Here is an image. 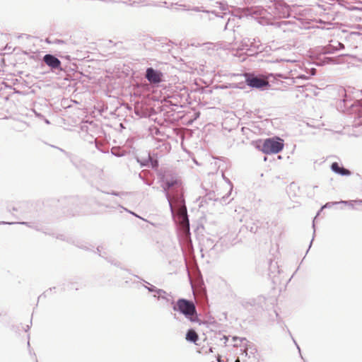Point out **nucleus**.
I'll list each match as a JSON object with an SVG mask.
<instances>
[{
	"label": "nucleus",
	"instance_id": "f257e3e1",
	"mask_svg": "<svg viewBox=\"0 0 362 362\" xmlns=\"http://www.w3.org/2000/svg\"><path fill=\"white\" fill-rule=\"evenodd\" d=\"M161 187L173 217L176 214L183 224H189L184 198V187L181 179L178 177H164Z\"/></svg>",
	"mask_w": 362,
	"mask_h": 362
},
{
	"label": "nucleus",
	"instance_id": "f03ea898",
	"mask_svg": "<svg viewBox=\"0 0 362 362\" xmlns=\"http://www.w3.org/2000/svg\"><path fill=\"white\" fill-rule=\"evenodd\" d=\"M245 78V82L247 85L251 88H257V89H266L270 86L268 79L271 77L281 78H288V76H284L282 74H268L267 78H264L262 76H257L251 73H245L244 74Z\"/></svg>",
	"mask_w": 362,
	"mask_h": 362
},
{
	"label": "nucleus",
	"instance_id": "7ed1b4c3",
	"mask_svg": "<svg viewBox=\"0 0 362 362\" xmlns=\"http://www.w3.org/2000/svg\"><path fill=\"white\" fill-rule=\"evenodd\" d=\"M174 311L179 312L192 322L198 321L197 309L194 303L185 298H180L173 306Z\"/></svg>",
	"mask_w": 362,
	"mask_h": 362
},
{
	"label": "nucleus",
	"instance_id": "20e7f679",
	"mask_svg": "<svg viewBox=\"0 0 362 362\" xmlns=\"http://www.w3.org/2000/svg\"><path fill=\"white\" fill-rule=\"evenodd\" d=\"M284 145V141L279 137L269 138L264 141L261 151L265 154L278 153Z\"/></svg>",
	"mask_w": 362,
	"mask_h": 362
},
{
	"label": "nucleus",
	"instance_id": "39448f33",
	"mask_svg": "<svg viewBox=\"0 0 362 362\" xmlns=\"http://www.w3.org/2000/svg\"><path fill=\"white\" fill-rule=\"evenodd\" d=\"M145 78L152 85H157L163 81V74L152 67H148L146 70Z\"/></svg>",
	"mask_w": 362,
	"mask_h": 362
},
{
	"label": "nucleus",
	"instance_id": "423d86ee",
	"mask_svg": "<svg viewBox=\"0 0 362 362\" xmlns=\"http://www.w3.org/2000/svg\"><path fill=\"white\" fill-rule=\"evenodd\" d=\"M218 5V7L219 8V10L221 12H218L216 10H212V11H206V10H201L199 7H194L193 8L195 11H202L203 13H206V15H209V13L214 14L217 17L223 18V15H226V13H229V8L228 6L223 2H216V3Z\"/></svg>",
	"mask_w": 362,
	"mask_h": 362
},
{
	"label": "nucleus",
	"instance_id": "0eeeda50",
	"mask_svg": "<svg viewBox=\"0 0 362 362\" xmlns=\"http://www.w3.org/2000/svg\"><path fill=\"white\" fill-rule=\"evenodd\" d=\"M43 62L49 66L52 69H60L62 62L61 61L54 55L51 54H47L43 57Z\"/></svg>",
	"mask_w": 362,
	"mask_h": 362
},
{
	"label": "nucleus",
	"instance_id": "6e6552de",
	"mask_svg": "<svg viewBox=\"0 0 362 362\" xmlns=\"http://www.w3.org/2000/svg\"><path fill=\"white\" fill-rule=\"evenodd\" d=\"M153 297L156 298L158 300H162L165 304H170L173 306L175 301L173 297L170 293H167L163 289L158 291L157 295H153Z\"/></svg>",
	"mask_w": 362,
	"mask_h": 362
},
{
	"label": "nucleus",
	"instance_id": "1a4fd4ad",
	"mask_svg": "<svg viewBox=\"0 0 362 362\" xmlns=\"http://www.w3.org/2000/svg\"><path fill=\"white\" fill-rule=\"evenodd\" d=\"M330 168L334 173L342 176H349L351 174V172L349 170L340 166L337 162L332 163Z\"/></svg>",
	"mask_w": 362,
	"mask_h": 362
},
{
	"label": "nucleus",
	"instance_id": "9d476101",
	"mask_svg": "<svg viewBox=\"0 0 362 362\" xmlns=\"http://www.w3.org/2000/svg\"><path fill=\"white\" fill-rule=\"evenodd\" d=\"M185 338L187 341L192 343H197L199 340V336L193 329L187 330Z\"/></svg>",
	"mask_w": 362,
	"mask_h": 362
},
{
	"label": "nucleus",
	"instance_id": "9b49d317",
	"mask_svg": "<svg viewBox=\"0 0 362 362\" xmlns=\"http://www.w3.org/2000/svg\"><path fill=\"white\" fill-rule=\"evenodd\" d=\"M148 163H151V166L152 167V168H156L158 166V161L156 159L152 158L150 155H148V158L147 160L141 163V165L147 166L148 165Z\"/></svg>",
	"mask_w": 362,
	"mask_h": 362
},
{
	"label": "nucleus",
	"instance_id": "f8f14e48",
	"mask_svg": "<svg viewBox=\"0 0 362 362\" xmlns=\"http://www.w3.org/2000/svg\"><path fill=\"white\" fill-rule=\"evenodd\" d=\"M227 182H228V185H229L230 190H229V192H228L226 195L223 196V197H221V199H220V202H221V204H228V203H229V202L232 200V199H230V200H228V199L229 196H230V194H231V191H232V189H233V185H232V182L230 181V180H227Z\"/></svg>",
	"mask_w": 362,
	"mask_h": 362
},
{
	"label": "nucleus",
	"instance_id": "ddd939ff",
	"mask_svg": "<svg viewBox=\"0 0 362 362\" xmlns=\"http://www.w3.org/2000/svg\"><path fill=\"white\" fill-rule=\"evenodd\" d=\"M265 300H266V298L264 296H259L256 299H252L250 304L251 305H254V306L258 305V306L262 307V304L264 303Z\"/></svg>",
	"mask_w": 362,
	"mask_h": 362
},
{
	"label": "nucleus",
	"instance_id": "4468645a",
	"mask_svg": "<svg viewBox=\"0 0 362 362\" xmlns=\"http://www.w3.org/2000/svg\"><path fill=\"white\" fill-rule=\"evenodd\" d=\"M216 245L214 244V240L211 238H206V240L204 242V246L205 247V250H213Z\"/></svg>",
	"mask_w": 362,
	"mask_h": 362
},
{
	"label": "nucleus",
	"instance_id": "2eb2a0df",
	"mask_svg": "<svg viewBox=\"0 0 362 362\" xmlns=\"http://www.w3.org/2000/svg\"><path fill=\"white\" fill-rule=\"evenodd\" d=\"M354 203H357L358 204H362V199L361 200H356V201H341L339 202V204H345V205H347L351 208H354Z\"/></svg>",
	"mask_w": 362,
	"mask_h": 362
},
{
	"label": "nucleus",
	"instance_id": "dca6fc26",
	"mask_svg": "<svg viewBox=\"0 0 362 362\" xmlns=\"http://www.w3.org/2000/svg\"><path fill=\"white\" fill-rule=\"evenodd\" d=\"M253 42H250V40L249 38H245L242 41V49H248V47L252 46Z\"/></svg>",
	"mask_w": 362,
	"mask_h": 362
},
{
	"label": "nucleus",
	"instance_id": "f3484780",
	"mask_svg": "<svg viewBox=\"0 0 362 362\" xmlns=\"http://www.w3.org/2000/svg\"><path fill=\"white\" fill-rule=\"evenodd\" d=\"M337 45H338L339 48L336 47V48L333 49V50L332 49L331 50V49L329 47H326V48H325V53H332L333 51H334V50L341 49L344 48V44H342L339 42H337Z\"/></svg>",
	"mask_w": 362,
	"mask_h": 362
},
{
	"label": "nucleus",
	"instance_id": "a211bd4d",
	"mask_svg": "<svg viewBox=\"0 0 362 362\" xmlns=\"http://www.w3.org/2000/svg\"><path fill=\"white\" fill-rule=\"evenodd\" d=\"M145 288L149 291V292H154L156 293L155 295L158 294V291H160V288H158L156 286L151 285L150 286H145Z\"/></svg>",
	"mask_w": 362,
	"mask_h": 362
},
{
	"label": "nucleus",
	"instance_id": "6ab92c4d",
	"mask_svg": "<svg viewBox=\"0 0 362 362\" xmlns=\"http://www.w3.org/2000/svg\"><path fill=\"white\" fill-rule=\"evenodd\" d=\"M252 13L255 14V15H259V16L263 15L264 11V10L263 8H252Z\"/></svg>",
	"mask_w": 362,
	"mask_h": 362
},
{
	"label": "nucleus",
	"instance_id": "aec40b11",
	"mask_svg": "<svg viewBox=\"0 0 362 362\" xmlns=\"http://www.w3.org/2000/svg\"><path fill=\"white\" fill-rule=\"evenodd\" d=\"M308 78L309 77L305 74H299L296 78H293V83H296L297 79L307 80Z\"/></svg>",
	"mask_w": 362,
	"mask_h": 362
},
{
	"label": "nucleus",
	"instance_id": "412c9836",
	"mask_svg": "<svg viewBox=\"0 0 362 362\" xmlns=\"http://www.w3.org/2000/svg\"><path fill=\"white\" fill-rule=\"evenodd\" d=\"M325 61L327 64H337V59H333V58H331V57H326V58L325 59Z\"/></svg>",
	"mask_w": 362,
	"mask_h": 362
},
{
	"label": "nucleus",
	"instance_id": "4be33fe9",
	"mask_svg": "<svg viewBox=\"0 0 362 362\" xmlns=\"http://www.w3.org/2000/svg\"><path fill=\"white\" fill-rule=\"evenodd\" d=\"M339 204V202H328L325 205H324L322 209H324V208H329L331 207L333 205H335V204Z\"/></svg>",
	"mask_w": 362,
	"mask_h": 362
},
{
	"label": "nucleus",
	"instance_id": "5701e85b",
	"mask_svg": "<svg viewBox=\"0 0 362 362\" xmlns=\"http://www.w3.org/2000/svg\"><path fill=\"white\" fill-rule=\"evenodd\" d=\"M233 341L235 342H236L238 340H239L240 342H243V341H246V339L245 338H239V337H233Z\"/></svg>",
	"mask_w": 362,
	"mask_h": 362
},
{
	"label": "nucleus",
	"instance_id": "b1692460",
	"mask_svg": "<svg viewBox=\"0 0 362 362\" xmlns=\"http://www.w3.org/2000/svg\"><path fill=\"white\" fill-rule=\"evenodd\" d=\"M316 74V69H310V75L314 76Z\"/></svg>",
	"mask_w": 362,
	"mask_h": 362
},
{
	"label": "nucleus",
	"instance_id": "393cba45",
	"mask_svg": "<svg viewBox=\"0 0 362 362\" xmlns=\"http://www.w3.org/2000/svg\"><path fill=\"white\" fill-rule=\"evenodd\" d=\"M97 252L98 253V255L101 257H103V255L101 254V252H100V249L99 247H97Z\"/></svg>",
	"mask_w": 362,
	"mask_h": 362
},
{
	"label": "nucleus",
	"instance_id": "a878e982",
	"mask_svg": "<svg viewBox=\"0 0 362 362\" xmlns=\"http://www.w3.org/2000/svg\"><path fill=\"white\" fill-rule=\"evenodd\" d=\"M2 223V224H13L14 223L13 222H5V221H2V222H0V224Z\"/></svg>",
	"mask_w": 362,
	"mask_h": 362
},
{
	"label": "nucleus",
	"instance_id": "bb28decb",
	"mask_svg": "<svg viewBox=\"0 0 362 362\" xmlns=\"http://www.w3.org/2000/svg\"><path fill=\"white\" fill-rule=\"evenodd\" d=\"M20 223V224H23V225H26V226H30L29 225V223H28V222H21V223Z\"/></svg>",
	"mask_w": 362,
	"mask_h": 362
},
{
	"label": "nucleus",
	"instance_id": "cd10ccee",
	"mask_svg": "<svg viewBox=\"0 0 362 362\" xmlns=\"http://www.w3.org/2000/svg\"><path fill=\"white\" fill-rule=\"evenodd\" d=\"M293 341L295 343V344L296 345L298 349L300 351V347L298 346V345L297 344L296 341H295V339L293 338Z\"/></svg>",
	"mask_w": 362,
	"mask_h": 362
},
{
	"label": "nucleus",
	"instance_id": "c85d7f7f",
	"mask_svg": "<svg viewBox=\"0 0 362 362\" xmlns=\"http://www.w3.org/2000/svg\"><path fill=\"white\" fill-rule=\"evenodd\" d=\"M250 231L255 233L256 232V229H255L253 227H251Z\"/></svg>",
	"mask_w": 362,
	"mask_h": 362
},
{
	"label": "nucleus",
	"instance_id": "c756f323",
	"mask_svg": "<svg viewBox=\"0 0 362 362\" xmlns=\"http://www.w3.org/2000/svg\"><path fill=\"white\" fill-rule=\"evenodd\" d=\"M45 122L47 124H49V121L47 119H45Z\"/></svg>",
	"mask_w": 362,
	"mask_h": 362
},
{
	"label": "nucleus",
	"instance_id": "7c9ffc66",
	"mask_svg": "<svg viewBox=\"0 0 362 362\" xmlns=\"http://www.w3.org/2000/svg\"><path fill=\"white\" fill-rule=\"evenodd\" d=\"M112 194H114V195H116V196H119V193H118V192H112Z\"/></svg>",
	"mask_w": 362,
	"mask_h": 362
},
{
	"label": "nucleus",
	"instance_id": "2f4dec72",
	"mask_svg": "<svg viewBox=\"0 0 362 362\" xmlns=\"http://www.w3.org/2000/svg\"><path fill=\"white\" fill-rule=\"evenodd\" d=\"M112 153L113 155H115V156H119V155L116 154V153L113 151V150H112Z\"/></svg>",
	"mask_w": 362,
	"mask_h": 362
},
{
	"label": "nucleus",
	"instance_id": "473e14b6",
	"mask_svg": "<svg viewBox=\"0 0 362 362\" xmlns=\"http://www.w3.org/2000/svg\"><path fill=\"white\" fill-rule=\"evenodd\" d=\"M57 42H58V43H63V41H62V40H57Z\"/></svg>",
	"mask_w": 362,
	"mask_h": 362
},
{
	"label": "nucleus",
	"instance_id": "72a5a7b5",
	"mask_svg": "<svg viewBox=\"0 0 362 362\" xmlns=\"http://www.w3.org/2000/svg\"><path fill=\"white\" fill-rule=\"evenodd\" d=\"M222 177H223L224 180L227 182V180H228V178H226V177H224V175H222Z\"/></svg>",
	"mask_w": 362,
	"mask_h": 362
},
{
	"label": "nucleus",
	"instance_id": "f704fd0d",
	"mask_svg": "<svg viewBox=\"0 0 362 362\" xmlns=\"http://www.w3.org/2000/svg\"><path fill=\"white\" fill-rule=\"evenodd\" d=\"M217 361H218V362H221V358H220V357H218Z\"/></svg>",
	"mask_w": 362,
	"mask_h": 362
},
{
	"label": "nucleus",
	"instance_id": "c9c22d12",
	"mask_svg": "<svg viewBox=\"0 0 362 362\" xmlns=\"http://www.w3.org/2000/svg\"><path fill=\"white\" fill-rule=\"evenodd\" d=\"M235 362H240V359H239V358H237V359L235 360Z\"/></svg>",
	"mask_w": 362,
	"mask_h": 362
},
{
	"label": "nucleus",
	"instance_id": "e433bc0d",
	"mask_svg": "<svg viewBox=\"0 0 362 362\" xmlns=\"http://www.w3.org/2000/svg\"><path fill=\"white\" fill-rule=\"evenodd\" d=\"M59 150H60L61 151H63L64 152V150L60 148H58Z\"/></svg>",
	"mask_w": 362,
	"mask_h": 362
},
{
	"label": "nucleus",
	"instance_id": "4c0bfd02",
	"mask_svg": "<svg viewBox=\"0 0 362 362\" xmlns=\"http://www.w3.org/2000/svg\"><path fill=\"white\" fill-rule=\"evenodd\" d=\"M313 228L315 229V223H313ZM315 230H314V232H315Z\"/></svg>",
	"mask_w": 362,
	"mask_h": 362
},
{
	"label": "nucleus",
	"instance_id": "58836bf2",
	"mask_svg": "<svg viewBox=\"0 0 362 362\" xmlns=\"http://www.w3.org/2000/svg\"><path fill=\"white\" fill-rule=\"evenodd\" d=\"M228 23V22L226 23V26H225V29H226V28H227Z\"/></svg>",
	"mask_w": 362,
	"mask_h": 362
},
{
	"label": "nucleus",
	"instance_id": "ea45409f",
	"mask_svg": "<svg viewBox=\"0 0 362 362\" xmlns=\"http://www.w3.org/2000/svg\"><path fill=\"white\" fill-rule=\"evenodd\" d=\"M312 243H313V242L311 241V242H310V243L309 248L311 247V245H312Z\"/></svg>",
	"mask_w": 362,
	"mask_h": 362
},
{
	"label": "nucleus",
	"instance_id": "a19ab883",
	"mask_svg": "<svg viewBox=\"0 0 362 362\" xmlns=\"http://www.w3.org/2000/svg\"><path fill=\"white\" fill-rule=\"evenodd\" d=\"M144 282H146V284H148V285H150V283H148V281H144Z\"/></svg>",
	"mask_w": 362,
	"mask_h": 362
},
{
	"label": "nucleus",
	"instance_id": "79ce46f5",
	"mask_svg": "<svg viewBox=\"0 0 362 362\" xmlns=\"http://www.w3.org/2000/svg\"><path fill=\"white\" fill-rule=\"evenodd\" d=\"M144 282H146V284H148V285H150V283H148V281H144Z\"/></svg>",
	"mask_w": 362,
	"mask_h": 362
}]
</instances>
